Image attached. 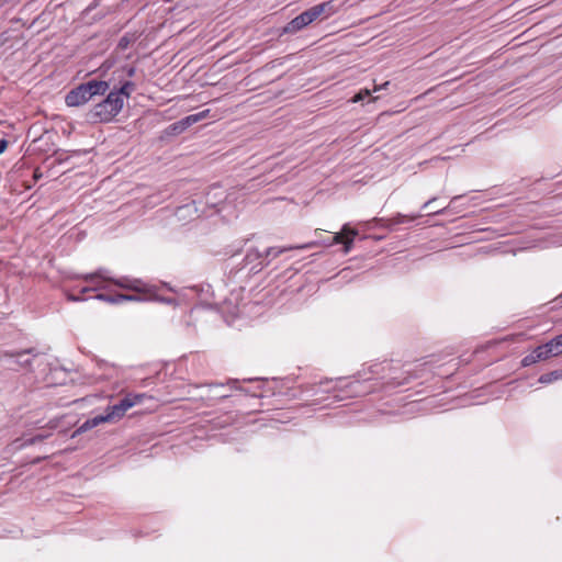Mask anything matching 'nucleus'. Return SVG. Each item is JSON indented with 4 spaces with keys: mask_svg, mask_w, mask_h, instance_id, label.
<instances>
[{
    "mask_svg": "<svg viewBox=\"0 0 562 562\" xmlns=\"http://www.w3.org/2000/svg\"><path fill=\"white\" fill-rule=\"evenodd\" d=\"M316 8L321 14L322 20L334 15L339 9V7L336 4L335 0H329V1L316 4Z\"/></svg>",
    "mask_w": 562,
    "mask_h": 562,
    "instance_id": "9",
    "label": "nucleus"
},
{
    "mask_svg": "<svg viewBox=\"0 0 562 562\" xmlns=\"http://www.w3.org/2000/svg\"><path fill=\"white\" fill-rule=\"evenodd\" d=\"M549 345L552 348V351L555 357L562 355V334L551 339L549 341Z\"/></svg>",
    "mask_w": 562,
    "mask_h": 562,
    "instance_id": "14",
    "label": "nucleus"
},
{
    "mask_svg": "<svg viewBox=\"0 0 562 562\" xmlns=\"http://www.w3.org/2000/svg\"><path fill=\"white\" fill-rule=\"evenodd\" d=\"M47 437H48V434H38L36 436H33V437L22 441L20 445H18V448H23V447H26V446L35 445L37 442L43 441Z\"/></svg>",
    "mask_w": 562,
    "mask_h": 562,
    "instance_id": "15",
    "label": "nucleus"
},
{
    "mask_svg": "<svg viewBox=\"0 0 562 562\" xmlns=\"http://www.w3.org/2000/svg\"><path fill=\"white\" fill-rule=\"evenodd\" d=\"M446 207H442L440 210H436V211H431V212H428V214H438V213H441Z\"/></svg>",
    "mask_w": 562,
    "mask_h": 562,
    "instance_id": "30",
    "label": "nucleus"
},
{
    "mask_svg": "<svg viewBox=\"0 0 562 562\" xmlns=\"http://www.w3.org/2000/svg\"><path fill=\"white\" fill-rule=\"evenodd\" d=\"M437 199L436 198H431L430 200H428L423 206H422V210H427Z\"/></svg>",
    "mask_w": 562,
    "mask_h": 562,
    "instance_id": "27",
    "label": "nucleus"
},
{
    "mask_svg": "<svg viewBox=\"0 0 562 562\" xmlns=\"http://www.w3.org/2000/svg\"><path fill=\"white\" fill-rule=\"evenodd\" d=\"M109 89V83L102 80H90L72 89V106H78L88 102L93 95L104 94Z\"/></svg>",
    "mask_w": 562,
    "mask_h": 562,
    "instance_id": "2",
    "label": "nucleus"
},
{
    "mask_svg": "<svg viewBox=\"0 0 562 562\" xmlns=\"http://www.w3.org/2000/svg\"><path fill=\"white\" fill-rule=\"evenodd\" d=\"M135 89V85L132 81H126L117 91H111L112 93H120V98H128L132 91Z\"/></svg>",
    "mask_w": 562,
    "mask_h": 562,
    "instance_id": "13",
    "label": "nucleus"
},
{
    "mask_svg": "<svg viewBox=\"0 0 562 562\" xmlns=\"http://www.w3.org/2000/svg\"><path fill=\"white\" fill-rule=\"evenodd\" d=\"M313 246H314V243H308V244H304L301 246H289V247H280V248L269 247L266 250L265 255H262L258 250H254L247 255V258H250L251 256H255V258H257V259H260V258L268 259L269 257L277 258L278 256H280L283 252H286V251H290L293 249H307V248H312Z\"/></svg>",
    "mask_w": 562,
    "mask_h": 562,
    "instance_id": "4",
    "label": "nucleus"
},
{
    "mask_svg": "<svg viewBox=\"0 0 562 562\" xmlns=\"http://www.w3.org/2000/svg\"><path fill=\"white\" fill-rule=\"evenodd\" d=\"M138 293H147L150 291L149 286L139 279H132V290Z\"/></svg>",
    "mask_w": 562,
    "mask_h": 562,
    "instance_id": "16",
    "label": "nucleus"
},
{
    "mask_svg": "<svg viewBox=\"0 0 562 562\" xmlns=\"http://www.w3.org/2000/svg\"><path fill=\"white\" fill-rule=\"evenodd\" d=\"M134 74H135V69H134V68H130V69H128V71H127V75H128L130 77H133V76H134Z\"/></svg>",
    "mask_w": 562,
    "mask_h": 562,
    "instance_id": "31",
    "label": "nucleus"
},
{
    "mask_svg": "<svg viewBox=\"0 0 562 562\" xmlns=\"http://www.w3.org/2000/svg\"><path fill=\"white\" fill-rule=\"evenodd\" d=\"M115 285L122 289L132 290V279L127 277H122L116 280H111Z\"/></svg>",
    "mask_w": 562,
    "mask_h": 562,
    "instance_id": "18",
    "label": "nucleus"
},
{
    "mask_svg": "<svg viewBox=\"0 0 562 562\" xmlns=\"http://www.w3.org/2000/svg\"><path fill=\"white\" fill-rule=\"evenodd\" d=\"M97 299L103 300L105 302L112 303V304H119L126 301H140V297L137 295H131V294H115V295H108V294H97Z\"/></svg>",
    "mask_w": 562,
    "mask_h": 562,
    "instance_id": "8",
    "label": "nucleus"
},
{
    "mask_svg": "<svg viewBox=\"0 0 562 562\" xmlns=\"http://www.w3.org/2000/svg\"><path fill=\"white\" fill-rule=\"evenodd\" d=\"M538 358H536V352L535 350L532 352H530L529 355L525 356L521 360V366L522 367H529L536 362H538Z\"/></svg>",
    "mask_w": 562,
    "mask_h": 562,
    "instance_id": "21",
    "label": "nucleus"
},
{
    "mask_svg": "<svg viewBox=\"0 0 562 562\" xmlns=\"http://www.w3.org/2000/svg\"><path fill=\"white\" fill-rule=\"evenodd\" d=\"M123 108V98L120 93L110 92L108 97L92 110V117L100 122H110Z\"/></svg>",
    "mask_w": 562,
    "mask_h": 562,
    "instance_id": "1",
    "label": "nucleus"
},
{
    "mask_svg": "<svg viewBox=\"0 0 562 562\" xmlns=\"http://www.w3.org/2000/svg\"><path fill=\"white\" fill-rule=\"evenodd\" d=\"M70 101H71V98H70V92H68L66 95H65V103L70 106Z\"/></svg>",
    "mask_w": 562,
    "mask_h": 562,
    "instance_id": "28",
    "label": "nucleus"
},
{
    "mask_svg": "<svg viewBox=\"0 0 562 562\" xmlns=\"http://www.w3.org/2000/svg\"><path fill=\"white\" fill-rule=\"evenodd\" d=\"M25 355L36 356V353H34V349L30 348V349H24V350L16 351V352L4 351V352L0 353V359L1 358H18L16 363L20 367L26 368V367L31 366V360L22 359V357Z\"/></svg>",
    "mask_w": 562,
    "mask_h": 562,
    "instance_id": "7",
    "label": "nucleus"
},
{
    "mask_svg": "<svg viewBox=\"0 0 562 562\" xmlns=\"http://www.w3.org/2000/svg\"><path fill=\"white\" fill-rule=\"evenodd\" d=\"M66 297H67L68 300H70V293H69V292H66Z\"/></svg>",
    "mask_w": 562,
    "mask_h": 562,
    "instance_id": "33",
    "label": "nucleus"
},
{
    "mask_svg": "<svg viewBox=\"0 0 562 562\" xmlns=\"http://www.w3.org/2000/svg\"><path fill=\"white\" fill-rule=\"evenodd\" d=\"M304 14H305V18H306L308 24L313 23L314 21L322 20L321 14L317 11L316 5L305 10Z\"/></svg>",
    "mask_w": 562,
    "mask_h": 562,
    "instance_id": "17",
    "label": "nucleus"
},
{
    "mask_svg": "<svg viewBox=\"0 0 562 562\" xmlns=\"http://www.w3.org/2000/svg\"><path fill=\"white\" fill-rule=\"evenodd\" d=\"M203 117H204V113L202 112V113L189 115V116L184 117L183 120H181L180 122L184 123V126L188 128L191 124L196 123L198 121H200Z\"/></svg>",
    "mask_w": 562,
    "mask_h": 562,
    "instance_id": "19",
    "label": "nucleus"
},
{
    "mask_svg": "<svg viewBox=\"0 0 562 562\" xmlns=\"http://www.w3.org/2000/svg\"><path fill=\"white\" fill-rule=\"evenodd\" d=\"M71 300L76 301V300H79V297H77L75 294H72Z\"/></svg>",
    "mask_w": 562,
    "mask_h": 562,
    "instance_id": "32",
    "label": "nucleus"
},
{
    "mask_svg": "<svg viewBox=\"0 0 562 562\" xmlns=\"http://www.w3.org/2000/svg\"><path fill=\"white\" fill-rule=\"evenodd\" d=\"M560 379H562V369L541 374L539 378V382L542 384H549V383L560 380Z\"/></svg>",
    "mask_w": 562,
    "mask_h": 562,
    "instance_id": "12",
    "label": "nucleus"
},
{
    "mask_svg": "<svg viewBox=\"0 0 562 562\" xmlns=\"http://www.w3.org/2000/svg\"><path fill=\"white\" fill-rule=\"evenodd\" d=\"M131 41L132 40L127 35H124L123 37L120 38L119 47L122 49L127 48L131 44Z\"/></svg>",
    "mask_w": 562,
    "mask_h": 562,
    "instance_id": "24",
    "label": "nucleus"
},
{
    "mask_svg": "<svg viewBox=\"0 0 562 562\" xmlns=\"http://www.w3.org/2000/svg\"><path fill=\"white\" fill-rule=\"evenodd\" d=\"M105 423L102 415L94 416L92 418L87 419L75 432H72V438L76 435L82 434L89 429L97 427L98 425Z\"/></svg>",
    "mask_w": 562,
    "mask_h": 562,
    "instance_id": "10",
    "label": "nucleus"
},
{
    "mask_svg": "<svg viewBox=\"0 0 562 562\" xmlns=\"http://www.w3.org/2000/svg\"><path fill=\"white\" fill-rule=\"evenodd\" d=\"M308 24L304 12L292 19L286 25L283 27V33L286 34H294L304 27H306Z\"/></svg>",
    "mask_w": 562,
    "mask_h": 562,
    "instance_id": "6",
    "label": "nucleus"
},
{
    "mask_svg": "<svg viewBox=\"0 0 562 562\" xmlns=\"http://www.w3.org/2000/svg\"><path fill=\"white\" fill-rule=\"evenodd\" d=\"M8 147V142L3 138H0V154H2Z\"/></svg>",
    "mask_w": 562,
    "mask_h": 562,
    "instance_id": "26",
    "label": "nucleus"
},
{
    "mask_svg": "<svg viewBox=\"0 0 562 562\" xmlns=\"http://www.w3.org/2000/svg\"><path fill=\"white\" fill-rule=\"evenodd\" d=\"M145 394H127L123 398L119 401V403L109 406L105 411V414L102 415L105 423H113L121 419L127 409L133 407L136 404L142 403Z\"/></svg>",
    "mask_w": 562,
    "mask_h": 562,
    "instance_id": "3",
    "label": "nucleus"
},
{
    "mask_svg": "<svg viewBox=\"0 0 562 562\" xmlns=\"http://www.w3.org/2000/svg\"><path fill=\"white\" fill-rule=\"evenodd\" d=\"M44 459H45V457H38V458L34 459V460L32 461V463H33V464H36V463L41 462V461H42V460H44Z\"/></svg>",
    "mask_w": 562,
    "mask_h": 562,
    "instance_id": "29",
    "label": "nucleus"
},
{
    "mask_svg": "<svg viewBox=\"0 0 562 562\" xmlns=\"http://www.w3.org/2000/svg\"><path fill=\"white\" fill-rule=\"evenodd\" d=\"M533 350L536 352V358H538L539 361L547 360L551 357H555L549 342L538 346Z\"/></svg>",
    "mask_w": 562,
    "mask_h": 562,
    "instance_id": "11",
    "label": "nucleus"
},
{
    "mask_svg": "<svg viewBox=\"0 0 562 562\" xmlns=\"http://www.w3.org/2000/svg\"><path fill=\"white\" fill-rule=\"evenodd\" d=\"M227 384L236 390L244 391L241 387H239V380H228Z\"/></svg>",
    "mask_w": 562,
    "mask_h": 562,
    "instance_id": "25",
    "label": "nucleus"
},
{
    "mask_svg": "<svg viewBox=\"0 0 562 562\" xmlns=\"http://www.w3.org/2000/svg\"><path fill=\"white\" fill-rule=\"evenodd\" d=\"M358 235V232L348 225H345L341 232L336 233L333 237L334 244H344V252H349L355 237Z\"/></svg>",
    "mask_w": 562,
    "mask_h": 562,
    "instance_id": "5",
    "label": "nucleus"
},
{
    "mask_svg": "<svg viewBox=\"0 0 562 562\" xmlns=\"http://www.w3.org/2000/svg\"><path fill=\"white\" fill-rule=\"evenodd\" d=\"M168 130H169V134L177 135V134L184 132L187 130V127L184 126V123H181L179 121V122L171 124L168 127Z\"/></svg>",
    "mask_w": 562,
    "mask_h": 562,
    "instance_id": "20",
    "label": "nucleus"
},
{
    "mask_svg": "<svg viewBox=\"0 0 562 562\" xmlns=\"http://www.w3.org/2000/svg\"><path fill=\"white\" fill-rule=\"evenodd\" d=\"M420 214H415V215H412V216H407V215H403V214H397L396 217L394 218L395 223L397 224H402V223H405V222H411L417 217H419Z\"/></svg>",
    "mask_w": 562,
    "mask_h": 562,
    "instance_id": "22",
    "label": "nucleus"
},
{
    "mask_svg": "<svg viewBox=\"0 0 562 562\" xmlns=\"http://www.w3.org/2000/svg\"><path fill=\"white\" fill-rule=\"evenodd\" d=\"M370 95V90L368 89H364V90H361L359 93H357L353 98H352V102H359V101H362L364 100L367 97Z\"/></svg>",
    "mask_w": 562,
    "mask_h": 562,
    "instance_id": "23",
    "label": "nucleus"
}]
</instances>
